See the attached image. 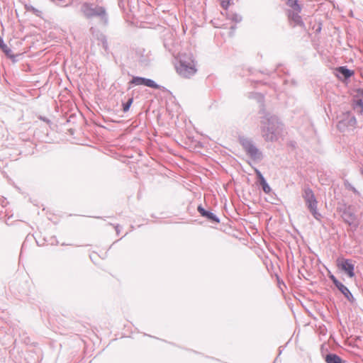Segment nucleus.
<instances>
[{
	"instance_id": "7ed1b4c3",
	"label": "nucleus",
	"mask_w": 363,
	"mask_h": 363,
	"mask_svg": "<svg viewBox=\"0 0 363 363\" xmlns=\"http://www.w3.org/2000/svg\"><path fill=\"white\" fill-rule=\"evenodd\" d=\"M337 267L345 272L349 277H354V262L351 259L339 257L336 260Z\"/></svg>"
},
{
	"instance_id": "f8f14e48",
	"label": "nucleus",
	"mask_w": 363,
	"mask_h": 363,
	"mask_svg": "<svg viewBox=\"0 0 363 363\" xmlns=\"http://www.w3.org/2000/svg\"><path fill=\"white\" fill-rule=\"evenodd\" d=\"M0 48L6 53V55H8L9 57L13 56V55L11 53V50L8 48V46L6 45L3 44L2 42L0 43Z\"/></svg>"
},
{
	"instance_id": "4be33fe9",
	"label": "nucleus",
	"mask_w": 363,
	"mask_h": 363,
	"mask_svg": "<svg viewBox=\"0 0 363 363\" xmlns=\"http://www.w3.org/2000/svg\"><path fill=\"white\" fill-rule=\"evenodd\" d=\"M362 173L363 174V170L362 171Z\"/></svg>"
},
{
	"instance_id": "39448f33",
	"label": "nucleus",
	"mask_w": 363,
	"mask_h": 363,
	"mask_svg": "<svg viewBox=\"0 0 363 363\" xmlns=\"http://www.w3.org/2000/svg\"><path fill=\"white\" fill-rule=\"evenodd\" d=\"M82 11L87 18L103 16L106 13V11L103 7L99 6H93L89 3H84L82 5Z\"/></svg>"
},
{
	"instance_id": "6e6552de",
	"label": "nucleus",
	"mask_w": 363,
	"mask_h": 363,
	"mask_svg": "<svg viewBox=\"0 0 363 363\" xmlns=\"http://www.w3.org/2000/svg\"><path fill=\"white\" fill-rule=\"evenodd\" d=\"M325 362L327 363H345V362L337 354H329L325 357Z\"/></svg>"
},
{
	"instance_id": "2eb2a0df",
	"label": "nucleus",
	"mask_w": 363,
	"mask_h": 363,
	"mask_svg": "<svg viewBox=\"0 0 363 363\" xmlns=\"http://www.w3.org/2000/svg\"><path fill=\"white\" fill-rule=\"evenodd\" d=\"M247 152L252 155H255L257 153V150L252 145H250L247 147Z\"/></svg>"
},
{
	"instance_id": "f03ea898",
	"label": "nucleus",
	"mask_w": 363,
	"mask_h": 363,
	"mask_svg": "<svg viewBox=\"0 0 363 363\" xmlns=\"http://www.w3.org/2000/svg\"><path fill=\"white\" fill-rule=\"evenodd\" d=\"M303 197L306 203L308 208L309 209L310 212L312 213L313 217L316 220H320L321 215L318 211V201L315 197L313 191L309 188L305 189Z\"/></svg>"
},
{
	"instance_id": "dca6fc26",
	"label": "nucleus",
	"mask_w": 363,
	"mask_h": 363,
	"mask_svg": "<svg viewBox=\"0 0 363 363\" xmlns=\"http://www.w3.org/2000/svg\"><path fill=\"white\" fill-rule=\"evenodd\" d=\"M345 186H347V188L350 189V190H352L354 194H359V192L357 191V190L352 186L350 184H345Z\"/></svg>"
},
{
	"instance_id": "a211bd4d",
	"label": "nucleus",
	"mask_w": 363,
	"mask_h": 363,
	"mask_svg": "<svg viewBox=\"0 0 363 363\" xmlns=\"http://www.w3.org/2000/svg\"><path fill=\"white\" fill-rule=\"evenodd\" d=\"M330 279L333 281V282L334 283V284L336 286L340 281L335 278V277L334 275H330L329 276Z\"/></svg>"
},
{
	"instance_id": "20e7f679",
	"label": "nucleus",
	"mask_w": 363,
	"mask_h": 363,
	"mask_svg": "<svg viewBox=\"0 0 363 363\" xmlns=\"http://www.w3.org/2000/svg\"><path fill=\"white\" fill-rule=\"evenodd\" d=\"M301 10V6L292 9H287L286 16L288 18L289 23L291 26L295 27L296 26H303V21L300 15Z\"/></svg>"
},
{
	"instance_id": "9d476101",
	"label": "nucleus",
	"mask_w": 363,
	"mask_h": 363,
	"mask_svg": "<svg viewBox=\"0 0 363 363\" xmlns=\"http://www.w3.org/2000/svg\"><path fill=\"white\" fill-rule=\"evenodd\" d=\"M336 286L345 296V297L347 299H350V298L352 297V295L350 293V291H349V289L345 285H343L341 282H339L336 285Z\"/></svg>"
},
{
	"instance_id": "6ab92c4d",
	"label": "nucleus",
	"mask_w": 363,
	"mask_h": 363,
	"mask_svg": "<svg viewBox=\"0 0 363 363\" xmlns=\"http://www.w3.org/2000/svg\"><path fill=\"white\" fill-rule=\"evenodd\" d=\"M198 210L203 216L204 215H207V211H205L202 207L199 206Z\"/></svg>"
},
{
	"instance_id": "423d86ee",
	"label": "nucleus",
	"mask_w": 363,
	"mask_h": 363,
	"mask_svg": "<svg viewBox=\"0 0 363 363\" xmlns=\"http://www.w3.org/2000/svg\"><path fill=\"white\" fill-rule=\"evenodd\" d=\"M353 109L358 113L362 114L363 113V89H359L355 91L354 95Z\"/></svg>"
},
{
	"instance_id": "0eeeda50",
	"label": "nucleus",
	"mask_w": 363,
	"mask_h": 363,
	"mask_svg": "<svg viewBox=\"0 0 363 363\" xmlns=\"http://www.w3.org/2000/svg\"><path fill=\"white\" fill-rule=\"evenodd\" d=\"M130 83L135 85H145L146 86L154 89L160 88V86L157 84L153 80L140 77H134Z\"/></svg>"
},
{
	"instance_id": "9b49d317",
	"label": "nucleus",
	"mask_w": 363,
	"mask_h": 363,
	"mask_svg": "<svg viewBox=\"0 0 363 363\" xmlns=\"http://www.w3.org/2000/svg\"><path fill=\"white\" fill-rule=\"evenodd\" d=\"M298 0H284L286 5L288 6V9L301 6L300 4H298Z\"/></svg>"
},
{
	"instance_id": "aec40b11",
	"label": "nucleus",
	"mask_w": 363,
	"mask_h": 363,
	"mask_svg": "<svg viewBox=\"0 0 363 363\" xmlns=\"http://www.w3.org/2000/svg\"><path fill=\"white\" fill-rule=\"evenodd\" d=\"M255 172H256L257 177L259 179V182L262 181V179H264V178L263 177V176L262 175V174L260 173V172L259 170H256Z\"/></svg>"
},
{
	"instance_id": "f3484780",
	"label": "nucleus",
	"mask_w": 363,
	"mask_h": 363,
	"mask_svg": "<svg viewBox=\"0 0 363 363\" xmlns=\"http://www.w3.org/2000/svg\"><path fill=\"white\" fill-rule=\"evenodd\" d=\"M203 216H206L213 220H216V218H215V216L213 213H211V212H208L207 211V215H204Z\"/></svg>"
},
{
	"instance_id": "ddd939ff",
	"label": "nucleus",
	"mask_w": 363,
	"mask_h": 363,
	"mask_svg": "<svg viewBox=\"0 0 363 363\" xmlns=\"http://www.w3.org/2000/svg\"><path fill=\"white\" fill-rule=\"evenodd\" d=\"M260 184L262 185V189L263 191L268 194L271 191V188L269 187V186L267 184L265 179H262V181H260Z\"/></svg>"
},
{
	"instance_id": "412c9836",
	"label": "nucleus",
	"mask_w": 363,
	"mask_h": 363,
	"mask_svg": "<svg viewBox=\"0 0 363 363\" xmlns=\"http://www.w3.org/2000/svg\"><path fill=\"white\" fill-rule=\"evenodd\" d=\"M220 5L223 9H226L229 5V1L227 2L223 1L221 2Z\"/></svg>"
},
{
	"instance_id": "f257e3e1",
	"label": "nucleus",
	"mask_w": 363,
	"mask_h": 363,
	"mask_svg": "<svg viewBox=\"0 0 363 363\" xmlns=\"http://www.w3.org/2000/svg\"><path fill=\"white\" fill-rule=\"evenodd\" d=\"M175 68L177 72L184 78H190L197 72L196 64L191 54L182 55Z\"/></svg>"
},
{
	"instance_id": "4468645a",
	"label": "nucleus",
	"mask_w": 363,
	"mask_h": 363,
	"mask_svg": "<svg viewBox=\"0 0 363 363\" xmlns=\"http://www.w3.org/2000/svg\"><path fill=\"white\" fill-rule=\"evenodd\" d=\"M133 99H132V98H131V99H128V101H127V103H126V104H123V111H124L125 112H126V111H128V109H129L130 106H131V104H132V103H133Z\"/></svg>"
},
{
	"instance_id": "1a4fd4ad",
	"label": "nucleus",
	"mask_w": 363,
	"mask_h": 363,
	"mask_svg": "<svg viewBox=\"0 0 363 363\" xmlns=\"http://www.w3.org/2000/svg\"><path fill=\"white\" fill-rule=\"evenodd\" d=\"M337 71L342 74L345 79H348L354 74V72L352 70H350L345 67H340L337 68Z\"/></svg>"
}]
</instances>
